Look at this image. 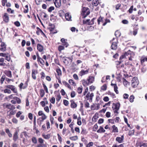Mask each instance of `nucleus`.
I'll return each instance as SVG.
<instances>
[{
  "instance_id": "57",
  "label": "nucleus",
  "mask_w": 147,
  "mask_h": 147,
  "mask_svg": "<svg viewBox=\"0 0 147 147\" xmlns=\"http://www.w3.org/2000/svg\"><path fill=\"white\" fill-rule=\"evenodd\" d=\"M70 139L71 140H76L78 139V137L77 136H75L70 137Z\"/></svg>"
},
{
  "instance_id": "21",
  "label": "nucleus",
  "mask_w": 147,
  "mask_h": 147,
  "mask_svg": "<svg viewBox=\"0 0 147 147\" xmlns=\"http://www.w3.org/2000/svg\"><path fill=\"white\" fill-rule=\"evenodd\" d=\"M105 131V130L103 127L102 126H100L99 129L97 131V132L99 133H104Z\"/></svg>"
},
{
  "instance_id": "56",
  "label": "nucleus",
  "mask_w": 147,
  "mask_h": 147,
  "mask_svg": "<svg viewBox=\"0 0 147 147\" xmlns=\"http://www.w3.org/2000/svg\"><path fill=\"white\" fill-rule=\"evenodd\" d=\"M102 18L101 17H100L98 20V24H99L100 22H102Z\"/></svg>"
},
{
  "instance_id": "15",
  "label": "nucleus",
  "mask_w": 147,
  "mask_h": 147,
  "mask_svg": "<svg viewBox=\"0 0 147 147\" xmlns=\"http://www.w3.org/2000/svg\"><path fill=\"white\" fill-rule=\"evenodd\" d=\"M111 49L114 50H116L117 48V44L116 42H113L112 43L111 46Z\"/></svg>"
},
{
  "instance_id": "25",
  "label": "nucleus",
  "mask_w": 147,
  "mask_h": 147,
  "mask_svg": "<svg viewBox=\"0 0 147 147\" xmlns=\"http://www.w3.org/2000/svg\"><path fill=\"white\" fill-rule=\"evenodd\" d=\"M63 3L66 5H70V0H62Z\"/></svg>"
},
{
  "instance_id": "1",
  "label": "nucleus",
  "mask_w": 147,
  "mask_h": 147,
  "mask_svg": "<svg viewBox=\"0 0 147 147\" xmlns=\"http://www.w3.org/2000/svg\"><path fill=\"white\" fill-rule=\"evenodd\" d=\"M5 88H6L4 90V93L8 94H11V89L13 93L17 94V91L16 87L13 85H7L5 86Z\"/></svg>"
},
{
  "instance_id": "4",
  "label": "nucleus",
  "mask_w": 147,
  "mask_h": 147,
  "mask_svg": "<svg viewBox=\"0 0 147 147\" xmlns=\"http://www.w3.org/2000/svg\"><path fill=\"white\" fill-rule=\"evenodd\" d=\"M138 84V82L137 78L136 77H134L131 80V86L135 88L136 87Z\"/></svg>"
},
{
  "instance_id": "37",
  "label": "nucleus",
  "mask_w": 147,
  "mask_h": 147,
  "mask_svg": "<svg viewBox=\"0 0 147 147\" xmlns=\"http://www.w3.org/2000/svg\"><path fill=\"white\" fill-rule=\"evenodd\" d=\"M89 82L88 81L87 82L85 80H83L82 81V84L84 86H86V85H89Z\"/></svg>"
},
{
  "instance_id": "51",
  "label": "nucleus",
  "mask_w": 147,
  "mask_h": 147,
  "mask_svg": "<svg viewBox=\"0 0 147 147\" xmlns=\"http://www.w3.org/2000/svg\"><path fill=\"white\" fill-rule=\"evenodd\" d=\"M104 119L102 118H100L98 120V123L99 124H100L104 122Z\"/></svg>"
},
{
  "instance_id": "50",
  "label": "nucleus",
  "mask_w": 147,
  "mask_h": 147,
  "mask_svg": "<svg viewBox=\"0 0 147 147\" xmlns=\"http://www.w3.org/2000/svg\"><path fill=\"white\" fill-rule=\"evenodd\" d=\"M64 49V47L62 46H59L58 48V49L59 51H61V50Z\"/></svg>"
},
{
  "instance_id": "53",
  "label": "nucleus",
  "mask_w": 147,
  "mask_h": 147,
  "mask_svg": "<svg viewBox=\"0 0 147 147\" xmlns=\"http://www.w3.org/2000/svg\"><path fill=\"white\" fill-rule=\"evenodd\" d=\"M108 94L111 95V96L113 98H114L115 97V94L114 93L111 92H109Z\"/></svg>"
},
{
  "instance_id": "31",
  "label": "nucleus",
  "mask_w": 147,
  "mask_h": 147,
  "mask_svg": "<svg viewBox=\"0 0 147 147\" xmlns=\"http://www.w3.org/2000/svg\"><path fill=\"white\" fill-rule=\"evenodd\" d=\"M42 85H43L44 89L45 90V91L46 93H49V92L47 87V86H46V85H45L44 83H43L42 84Z\"/></svg>"
},
{
  "instance_id": "14",
  "label": "nucleus",
  "mask_w": 147,
  "mask_h": 147,
  "mask_svg": "<svg viewBox=\"0 0 147 147\" xmlns=\"http://www.w3.org/2000/svg\"><path fill=\"white\" fill-rule=\"evenodd\" d=\"M70 102H71V107L73 108H74L76 107L77 105L74 102L73 100H71Z\"/></svg>"
},
{
  "instance_id": "58",
  "label": "nucleus",
  "mask_w": 147,
  "mask_h": 147,
  "mask_svg": "<svg viewBox=\"0 0 147 147\" xmlns=\"http://www.w3.org/2000/svg\"><path fill=\"white\" fill-rule=\"evenodd\" d=\"M40 75H41V79H44L45 76V73L42 72L40 73Z\"/></svg>"
},
{
  "instance_id": "33",
  "label": "nucleus",
  "mask_w": 147,
  "mask_h": 147,
  "mask_svg": "<svg viewBox=\"0 0 147 147\" xmlns=\"http://www.w3.org/2000/svg\"><path fill=\"white\" fill-rule=\"evenodd\" d=\"M25 7L23 12L24 13H27L28 11V5H26Z\"/></svg>"
},
{
  "instance_id": "20",
  "label": "nucleus",
  "mask_w": 147,
  "mask_h": 147,
  "mask_svg": "<svg viewBox=\"0 0 147 147\" xmlns=\"http://www.w3.org/2000/svg\"><path fill=\"white\" fill-rule=\"evenodd\" d=\"M65 17L66 19L68 21L71 20V16L68 13L65 14Z\"/></svg>"
},
{
  "instance_id": "46",
  "label": "nucleus",
  "mask_w": 147,
  "mask_h": 147,
  "mask_svg": "<svg viewBox=\"0 0 147 147\" xmlns=\"http://www.w3.org/2000/svg\"><path fill=\"white\" fill-rule=\"evenodd\" d=\"M95 19V18H93L91 20L90 22H88V25H92L94 24V20Z\"/></svg>"
},
{
  "instance_id": "18",
  "label": "nucleus",
  "mask_w": 147,
  "mask_h": 147,
  "mask_svg": "<svg viewBox=\"0 0 147 147\" xmlns=\"http://www.w3.org/2000/svg\"><path fill=\"white\" fill-rule=\"evenodd\" d=\"M18 132L16 131L13 134V139L14 142L16 141L18 138Z\"/></svg>"
},
{
  "instance_id": "11",
  "label": "nucleus",
  "mask_w": 147,
  "mask_h": 147,
  "mask_svg": "<svg viewBox=\"0 0 147 147\" xmlns=\"http://www.w3.org/2000/svg\"><path fill=\"white\" fill-rule=\"evenodd\" d=\"M87 80L89 82V83H92L94 81V77L93 76H89Z\"/></svg>"
},
{
  "instance_id": "52",
  "label": "nucleus",
  "mask_w": 147,
  "mask_h": 147,
  "mask_svg": "<svg viewBox=\"0 0 147 147\" xmlns=\"http://www.w3.org/2000/svg\"><path fill=\"white\" fill-rule=\"evenodd\" d=\"M32 141L33 143L36 144L37 143V140L35 137H33L32 139Z\"/></svg>"
},
{
  "instance_id": "63",
  "label": "nucleus",
  "mask_w": 147,
  "mask_h": 147,
  "mask_svg": "<svg viewBox=\"0 0 147 147\" xmlns=\"http://www.w3.org/2000/svg\"><path fill=\"white\" fill-rule=\"evenodd\" d=\"M106 116L109 118L111 117V113L109 112H107L106 114Z\"/></svg>"
},
{
  "instance_id": "34",
  "label": "nucleus",
  "mask_w": 147,
  "mask_h": 147,
  "mask_svg": "<svg viewBox=\"0 0 147 147\" xmlns=\"http://www.w3.org/2000/svg\"><path fill=\"white\" fill-rule=\"evenodd\" d=\"M68 82L69 84L74 86H75L76 85V83H75L74 81L72 80H69L68 81Z\"/></svg>"
},
{
  "instance_id": "40",
  "label": "nucleus",
  "mask_w": 147,
  "mask_h": 147,
  "mask_svg": "<svg viewBox=\"0 0 147 147\" xmlns=\"http://www.w3.org/2000/svg\"><path fill=\"white\" fill-rule=\"evenodd\" d=\"M134 96L133 95H131L129 97V101L131 102H132L134 101Z\"/></svg>"
},
{
  "instance_id": "38",
  "label": "nucleus",
  "mask_w": 147,
  "mask_h": 147,
  "mask_svg": "<svg viewBox=\"0 0 147 147\" xmlns=\"http://www.w3.org/2000/svg\"><path fill=\"white\" fill-rule=\"evenodd\" d=\"M123 83L125 86H127L128 83V82L126 80V79L124 78H123Z\"/></svg>"
},
{
  "instance_id": "24",
  "label": "nucleus",
  "mask_w": 147,
  "mask_h": 147,
  "mask_svg": "<svg viewBox=\"0 0 147 147\" xmlns=\"http://www.w3.org/2000/svg\"><path fill=\"white\" fill-rule=\"evenodd\" d=\"M37 48L38 50L40 52H42L43 50V47L39 44L37 45Z\"/></svg>"
},
{
  "instance_id": "3",
  "label": "nucleus",
  "mask_w": 147,
  "mask_h": 147,
  "mask_svg": "<svg viewBox=\"0 0 147 147\" xmlns=\"http://www.w3.org/2000/svg\"><path fill=\"white\" fill-rule=\"evenodd\" d=\"M90 13L89 9L87 7H83L82 9V14L84 18L88 15Z\"/></svg>"
},
{
  "instance_id": "23",
  "label": "nucleus",
  "mask_w": 147,
  "mask_h": 147,
  "mask_svg": "<svg viewBox=\"0 0 147 147\" xmlns=\"http://www.w3.org/2000/svg\"><path fill=\"white\" fill-rule=\"evenodd\" d=\"M4 62V59L3 58L0 57V66H4L6 65L5 63Z\"/></svg>"
},
{
  "instance_id": "62",
  "label": "nucleus",
  "mask_w": 147,
  "mask_h": 147,
  "mask_svg": "<svg viewBox=\"0 0 147 147\" xmlns=\"http://www.w3.org/2000/svg\"><path fill=\"white\" fill-rule=\"evenodd\" d=\"M61 98V96L60 94H59L57 95V98H56V100L57 101H59Z\"/></svg>"
},
{
  "instance_id": "41",
  "label": "nucleus",
  "mask_w": 147,
  "mask_h": 147,
  "mask_svg": "<svg viewBox=\"0 0 147 147\" xmlns=\"http://www.w3.org/2000/svg\"><path fill=\"white\" fill-rule=\"evenodd\" d=\"M5 57V59L8 61H9L10 60V57L8 54H7Z\"/></svg>"
},
{
  "instance_id": "26",
  "label": "nucleus",
  "mask_w": 147,
  "mask_h": 147,
  "mask_svg": "<svg viewBox=\"0 0 147 147\" xmlns=\"http://www.w3.org/2000/svg\"><path fill=\"white\" fill-rule=\"evenodd\" d=\"M40 94L41 97H42L44 96L45 94V92L44 90L40 89Z\"/></svg>"
},
{
  "instance_id": "22",
  "label": "nucleus",
  "mask_w": 147,
  "mask_h": 147,
  "mask_svg": "<svg viewBox=\"0 0 147 147\" xmlns=\"http://www.w3.org/2000/svg\"><path fill=\"white\" fill-rule=\"evenodd\" d=\"M99 3L98 0H93L92 1V4L94 6H96Z\"/></svg>"
},
{
  "instance_id": "10",
  "label": "nucleus",
  "mask_w": 147,
  "mask_h": 147,
  "mask_svg": "<svg viewBox=\"0 0 147 147\" xmlns=\"http://www.w3.org/2000/svg\"><path fill=\"white\" fill-rule=\"evenodd\" d=\"M16 113V111L15 110H11L8 111L7 112V115L9 117H10L11 115H14Z\"/></svg>"
},
{
  "instance_id": "47",
  "label": "nucleus",
  "mask_w": 147,
  "mask_h": 147,
  "mask_svg": "<svg viewBox=\"0 0 147 147\" xmlns=\"http://www.w3.org/2000/svg\"><path fill=\"white\" fill-rule=\"evenodd\" d=\"M56 71L58 75H61V71L60 69H56Z\"/></svg>"
},
{
  "instance_id": "60",
  "label": "nucleus",
  "mask_w": 147,
  "mask_h": 147,
  "mask_svg": "<svg viewBox=\"0 0 147 147\" xmlns=\"http://www.w3.org/2000/svg\"><path fill=\"white\" fill-rule=\"evenodd\" d=\"M28 117L30 120H32L33 119V115L32 114L30 113H29L28 114Z\"/></svg>"
},
{
  "instance_id": "64",
  "label": "nucleus",
  "mask_w": 147,
  "mask_h": 147,
  "mask_svg": "<svg viewBox=\"0 0 147 147\" xmlns=\"http://www.w3.org/2000/svg\"><path fill=\"white\" fill-rule=\"evenodd\" d=\"M76 95L75 92L74 91H72L71 93V96L72 97H74Z\"/></svg>"
},
{
  "instance_id": "16",
  "label": "nucleus",
  "mask_w": 147,
  "mask_h": 147,
  "mask_svg": "<svg viewBox=\"0 0 147 147\" xmlns=\"http://www.w3.org/2000/svg\"><path fill=\"white\" fill-rule=\"evenodd\" d=\"M112 128L113 130L111 132L112 133H118L119 130L117 127H116L115 125H113L112 126Z\"/></svg>"
},
{
  "instance_id": "55",
  "label": "nucleus",
  "mask_w": 147,
  "mask_h": 147,
  "mask_svg": "<svg viewBox=\"0 0 147 147\" xmlns=\"http://www.w3.org/2000/svg\"><path fill=\"white\" fill-rule=\"evenodd\" d=\"M12 122L15 123L16 124L17 123L18 121L16 118H13L12 119Z\"/></svg>"
},
{
  "instance_id": "5",
  "label": "nucleus",
  "mask_w": 147,
  "mask_h": 147,
  "mask_svg": "<svg viewBox=\"0 0 147 147\" xmlns=\"http://www.w3.org/2000/svg\"><path fill=\"white\" fill-rule=\"evenodd\" d=\"M4 107L5 108L10 109L11 110H13L15 109L16 107L13 105H12L10 104H6L3 105Z\"/></svg>"
},
{
  "instance_id": "8",
  "label": "nucleus",
  "mask_w": 147,
  "mask_h": 147,
  "mask_svg": "<svg viewBox=\"0 0 147 147\" xmlns=\"http://www.w3.org/2000/svg\"><path fill=\"white\" fill-rule=\"evenodd\" d=\"M53 1L56 7L58 8L61 6V0H53Z\"/></svg>"
},
{
  "instance_id": "2",
  "label": "nucleus",
  "mask_w": 147,
  "mask_h": 147,
  "mask_svg": "<svg viewBox=\"0 0 147 147\" xmlns=\"http://www.w3.org/2000/svg\"><path fill=\"white\" fill-rule=\"evenodd\" d=\"M120 106V104L119 102L116 103H113L112 104V108L114 113L118 114V110L119 109Z\"/></svg>"
},
{
  "instance_id": "30",
  "label": "nucleus",
  "mask_w": 147,
  "mask_h": 147,
  "mask_svg": "<svg viewBox=\"0 0 147 147\" xmlns=\"http://www.w3.org/2000/svg\"><path fill=\"white\" fill-rule=\"evenodd\" d=\"M42 136L44 138L46 139H48L50 138L51 135L50 134H48L47 135L43 134Z\"/></svg>"
},
{
  "instance_id": "43",
  "label": "nucleus",
  "mask_w": 147,
  "mask_h": 147,
  "mask_svg": "<svg viewBox=\"0 0 147 147\" xmlns=\"http://www.w3.org/2000/svg\"><path fill=\"white\" fill-rule=\"evenodd\" d=\"M55 9V8L53 6H51L49 7L48 9V11L49 12H51L53 10Z\"/></svg>"
},
{
  "instance_id": "48",
  "label": "nucleus",
  "mask_w": 147,
  "mask_h": 147,
  "mask_svg": "<svg viewBox=\"0 0 147 147\" xmlns=\"http://www.w3.org/2000/svg\"><path fill=\"white\" fill-rule=\"evenodd\" d=\"M63 102L65 105L66 106H67L68 105L69 102L67 100H64L63 101Z\"/></svg>"
},
{
  "instance_id": "35",
  "label": "nucleus",
  "mask_w": 147,
  "mask_h": 147,
  "mask_svg": "<svg viewBox=\"0 0 147 147\" xmlns=\"http://www.w3.org/2000/svg\"><path fill=\"white\" fill-rule=\"evenodd\" d=\"M36 29L37 30L36 32V33L37 35H39L40 32L43 33L42 31L39 28L37 27L36 28Z\"/></svg>"
},
{
  "instance_id": "39",
  "label": "nucleus",
  "mask_w": 147,
  "mask_h": 147,
  "mask_svg": "<svg viewBox=\"0 0 147 147\" xmlns=\"http://www.w3.org/2000/svg\"><path fill=\"white\" fill-rule=\"evenodd\" d=\"M87 131L86 129L82 128V131L81 132V134L84 135H85L87 134Z\"/></svg>"
},
{
  "instance_id": "45",
  "label": "nucleus",
  "mask_w": 147,
  "mask_h": 147,
  "mask_svg": "<svg viewBox=\"0 0 147 147\" xmlns=\"http://www.w3.org/2000/svg\"><path fill=\"white\" fill-rule=\"evenodd\" d=\"M107 88V85L106 84H104L101 87V89L102 90L105 91L106 90Z\"/></svg>"
},
{
  "instance_id": "17",
  "label": "nucleus",
  "mask_w": 147,
  "mask_h": 147,
  "mask_svg": "<svg viewBox=\"0 0 147 147\" xmlns=\"http://www.w3.org/2000/svg\"><path fill=\"white\" fill-rule=\"evenodd\" d=\"M111 85L113 86L114 88V90L116 94H118L119 93V92L117 90L118 87L116 84H113L111 83Z\"/></svg>"
},
{
  "instance_id": "61",
  "label": "nucleus",
  "mask_w": 147,
  "mask_h": 147,
  "mask_svg": "<svg viewBox=\"0 0 147 147\" xmlns=\"http://www.w3.org/2000/svg\"><path fill=\"white\" fill-rule=\"evenodd\" d=\"M14 24L17 26L19 27L20 26V23L18 21H16L14 23Z\"/></svg>"
},
{
  "instance_id": "54",
  "label": "nucleus",
  "mask_w": 147,
  "mask_h": 147,
  "mask_svg": "<svg viewBox=\"0 0 147 147\" xmlns=\"http://www.w3.org/2000/svg\"><path fill=\"white\" fill-rule=\"evenodd\" d=\"M2 4L3 6L5 5V3H7V0H2Z\"/></svg>"
},
{
  "instance_id": "59",
  "label": "nucleus",
  "mask_w": 147,
  "mask_h": 147,
  "mask_svg": "<svg viewBox=\"0 0 147 147\" xmlns=\"http://www.w3.org/2000/svg\"><path fill=\"white\" fill-rule=\"evenodd\" d=\"M50 101L52 104H54L55 103V99L54 97L52 98L50 100Z\"/></svg>"
},
{
  "instance_id": "12",
  "label": "nucleus",
  "mask_w": 147,
  "mask_h": 147,
  "mask_svg": "<svg viewBox=\"0 0 147 147\" xmlns=\"http://www.w3.org/2000/svg\"><path fill=\"white\" fill-rule=\"evenodd\" d=\"M3 21L6 22H7L9 21V18L6 13H4L3 17Z\"/></svg>"
},
{
  "instance_id": "36",
  "label": "nucleus",
  "mask_w": 147,
  "mask_h": 147,
  "mask_svg": "<svg viewBox=\"0 0 147 147\" xmlns=\"http://www.w3.org/2000/svg\"><path fill=\"white\" fill-rule=\"evenodd\" d=\"M5 78V76L4 75H3L0 80V82L2 84H3V81H4Z\"/></svg>"
},
{
  "instance_id": "49",
  "label": "nucleus",
  "mask_w": 147,
  "mask_h": 147,
  "mask_svg": "<svg viewBox=\"0 0 147 147\" xmlns=\"http://www.w3.org/2000/svg\"><path fill=\"white\" fill-rule=\"evenodd\" d=\"M110 20L109 19H105V22L103 23L102 24L103 26H105L106 24L108 23V22H110Z\"/></svg>"
},
{
  "instance_id": "42",
  "label": "nucleus",
  "mask_w": 147,
  "mask_h": 147,
  "mask_svg": "<svg viewBox=\"0 0 147 147\" xmlns=\"http://www.w3.org/2000/svg\"><path fill=\"white\" fill-rule=\"evenodd\" d=\"M83 88H82L79 87L78 88L77 92L79 94H81L82 92Z\"/></svg>"
},
{
  "instance_id": "29",
  "label": "nucleus",
  "mask_w": 147,
  "mask_h": 147,
  "mask_svg": "<svg viewBox=\"0 0 147 147\" xmlns=\"http://www.w3.org/2000/svg\"><path fill=\"white\" fill-rule=\"evenodd\" d=\"M115 35L117 37H118L121 36V33L119 31L117 30L115 32Z\"/></svg>"
},
{
  "instance_id": "32",
  "label": "nucleus",
  "mask_w": 147,
  "mask_h": 147,
  "mask_svg": "<svg viewBox=\"0 0 147 147\" xmlns=\"http://www.w3.org/2000/svg\"><path fill=\"white\" fill-rule=\"evenodd\" d=\"M63 85L66 87H67L69 89H71V86L67 82L65 81H63Z\"/></svg>"
},
{
  "instance_id": "44",
  "label": "nucleus",
  "mask_w": 147,
  "mask_h": 147,
  "mask_svg": "<svg viewBox=\"0 0 147 147\" xmlns=\"http://www.w3.org/2000/svg\"><path fill=\"white\" fill-rule=\"evenodd\" d=\"M49 30L51 33L54 34L57 32L54 31V28H49Z\"/></svg>"
},
{
  "instance_id": "7",
  "label": "nucleus",
  "mask_w": 147,
  "mask_h": 147,
  "mask_svg": "<svg viewBox=\"0 0 147 147\" xmlns=\"http://www.w3.org/2000/svg\"><path fill=\"white\" fill-rule=\"evenodd\" d=\"M124 139V135L121 136V137H117L116 138V141L118 142L119 143H122L123 142Z\"/></svg>"
},
{
  "instance_id": "28",
  "label": "nucleus",
  "mask_w": 147,
  "mask_h": 147,
  "mask_svg": "<svg viewBox=\"0 0 147 147\" xmlns=\"http://www.w3.org/2000/svg\"><path fill=\"white\" fill-rule=\"evenodd\" d=\"M6 75L9 78H11L12 75L11 71H6L5 73Z\"/></svg>"
},
{
  "instance_id": "19",
  "label": "nucleus",
  "mask_w": 147,
  "mask_h": 147,
  "mask_svg": "<svg viewBox=\"0 0 147 147\" xmlns=\"http://www.w3.org/2000/svg\"><path fill=\"white\" fill-rule=\"evenodd\" d=\"M125 55L127 56L129 55L130 56H134V52L131 51L130 50L126 52H125Z\"/></svg>"
},
{
  "instance_id": "13",
  "label": "nucleus",
  "mask_w": 147,
  "mask_h": 147,
  "mask_svg": "<svg viewBox=\"0 0 147 147\" xmlns=\"http://www.w3.org/2000/svg\"><path fill=\"white\" fill-rule=\"evenodd\" d=\"M37 57V61L38 62H39L42 65H44V62L43 60L40 57L38 54L37 53L36 54Z\"/></svg>"
},
{
  "instance_id": "27",
  "label": "nucleus",
  "mask_w": 147,
  "mask_h": 147,
  "mask_svg": "<svg viewBox=\"0 0 147 147\" xmlns=\"http://www.w3.org/2000/svg\"><path fill=\"white\" fill-rule=\"evenodd\" d=\"M5 131L9 138H11L12 137V134L11 133L9 130L8 129H5Z\"/></svg>"
},
{
  "instance_id": "6",
  "label": "nucleus",
  "mask_w": 147,
  "mask_h": 147,
  "mask_svg": "<svg viewBox=\"0 0 147 147\" xmlns=\"http://www.w3.org/2000/svg\"><path fill=\"white\" fill-rule=\"evenodd\" d=\"M6 45L3 42H1L0 44V51L2 52H4L6 50Z\"/></svg>"
},
{
  "instance_id": "9",
  "label": "nucleus",
  "mask_w": 147,
  "mask_h": 147,
  "mask_svg": "<svg viewBox=\"0 0 147 147\" xmlns=\"http://www.w3.org/2000/svg\"><path fill=\"white\" fill-rule=\"evenodd\" d=\"M88 69L86 70H84L83 69H82L79 72V74L80 76H82L85 74H87L88 73Z\"/></svg>"
}]
</instances>
